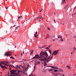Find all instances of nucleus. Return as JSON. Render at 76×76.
<instances>
[{
  "label": "nucleus",
  "instance_id": "f257e3e1",
  "mask_svg": "<svg viewBox=\"0 0 76 76\" xmlns=\"http://www.w3.org/2000/svg\"><path fill=\"white\" fill-rule=\"evenodd\" d=\"M51 55L50 56V58L49 57H48L47 58H42L41 59V60L42 61H44L45 62H48V61H50L51 60H52V57H53V56H51Z\"/></svg>",
  "mask_w": 76,
  "mask_h": 76
},
{
  "label": "nucleus",
  "instance_id": "f03ea898",
  "mask_svg": "<svg viewBox=\"0 0 76 76\" xmlns=\"http://www.w3.org/2000/svg\"><path fill=\"white\" fill-rule=\"evenodd\" d=\"M39 55L40 56H42L41 57L42 58H46V57H47V56L48 57V55L47 52L45 53L42 51L40 53Z\"/></svg>",
  "mask_w": 76,
  "mask_h": 76
},
{
  "label": "nucleus",
  "instance_id": "7ed1b4c3",
  "mask_svg": "<svg viewBox=\"0 0 76 76\" xmlns=\"http://www.w3.org/2000/svg\"><path fill=\"white\" fill-rule=\"evenodd\" d=\"M17 71L16 70H11L10 71V76H16L15 75V72H16Z\"/></svg>",
  "mask_w": 76,
  "mask_h": 76
},
{
  "label": "nucleus",
  "instance_id": "20e7f679",
  "mask_svg": "<svg viewBox=\"0 0 76 76\" xmlns=\"http://www.w3.org/2000/svg\"><path fill=\"white\" fill-rule=\"evenodd\" d=\"M47 67H51L52 68H53V69H58L57 70L58 72H61V69L60 68H58L57 67H55V66H47Z\"/></svg>",
  "mask_w": 76,
  "mask_h": 76
},
{
  "label": "nucleus",
  "instance_id": "39448f33",
  "mask_svg": "<svg viewBox=\"0 0 76 76\" xmlns=\"http://www.w3.org/2000/svg\"><path fill=\"white\" fill-rule=\"evenodd\" d=\"M9 63L8 62H4V61L1 62H0V65H2V64H4V65H5V66H6V65H7V64H6L7 63H8L7 64H9V63Z\"/></svg>",
  "mask_w": 76,
  "mask_h": 76
},
{
  "label": "nucleus",
  "instance_id": "423d86ee",
  "mask_svg": "<svg viewBox=\"0 0 76 76\" xmlns=\"http://www.w3.org/2000/svg\"><path fill=\"white\" fill-rule=\"evenodd\" d=\"M52 74L53 75H52V76H61L62 75V74H60L59 73H53Z\"/></svg>",
  "mask_w": 76,
  "mask_h": 76
},
{
  "label": "nucleus",
  "instance_id": "0eeeda50",
  "mask_svg": "<svg viewBox=\"0 0 76 76\" xmlns=\"http://www.w3.org/2000/svg\"><path fill=\"white\" fill-rule=\"evenodd\" d=\"M41 58V57L39 56V55L37 54L35 55V56L33 57L32 59H37V58Z\"/></svg>",
  "mask_w": 76,
  "mask_h": 76
},
{
  "label": "nucleus",
  "instance_id": "6e6552de",
  "mask_svg": "<svg viewBox=\"0 0 76 76\" xmlns=\"http://www.w3.org/2000/svg\"><path fill=\"white\" fill-rule=\"evenodd\" d=\"M10 53V51L5 53V55H4L5 56H12V54H9V53Z\"/></svg>",
  "mask_w": 76,
  "mask_h": 76
},
{
  "label": "nucleus",
  "instance_id": "1a4fd4ad",
  "mask_svg": "<svg viewBox=\"0 0 76 76\" xmlns=\"http://www.w3.org/2000/svg\"><path fill=\"white\" fill-rule=\"evenodd\" d=\"M20 72V71H19V70H18V73H15V76H17V75H18V74H19V73Z\"/></svg>",
  "mask_w": 76,
  "mask_h": 76
},
{
  "label": "nucleus",
  "instance_id": "9d476101",
  "mask_svg": "<svg viewBox=\"0 0 76 76\" xmlns=\"http://www.w3.org/2000/svg\"><path fill=\"white\" fill-rule=\"evenodd\" d=\"M59 51V50H58L57 51H56V52L55 53H56L55 54H54V55H57V54L58 53V51Z\"/></svg>",
  "mask_w": 76,
  "mask_h": 76
},
{
  "label": "nucleus",
  "instance_id": "9b49d317",
  "mask_svg": "<svg viewBox=\"0 0 76 76\" xmlns=\"http://www.w3.org/2000/svg\"><path fill=\"white\" fill-rule=\"evenodd\" d=\"M14 68H16V69H19H19H20V67H19L18 66L16 65V67H14Z\"/></svg>",
  "mask_w": 76,
  "mask_h": 76
},
{
  "label": "nucleus",
  "instance_id": "f8f14e48",
  "mask_svg": "<svg viewBox=\"0 0 76 76\" xmlns=\"http://www.w3.org/2000/svg\"><path fill=\"white\" fill-rule=\"evenodd\" d=\"M25 61H26V60L23 59L22 61H20V63H22V62H23V63H24V62H25Z\"/></svg>",
  "mask_w": 76,
  "mask_h": 76
},
{
  "label": "nucleus",
  "instance_id": "ddd939ff",
  "mask_svg": "<svg viewBox=\"0 0 76 76\" xmlns=\"http://www.w3.org/2000/svg\"><path fill=\"white\" fill-rule=\"evenodd\" d=\"M48 52H49L50 54H51V50H50L49 49H48Z\"/></svg>",
  "mask_w": 76,
  "mask_h": 76
},
{
  "label": "nucleus",
  "instance_id": "4468645a",
  "mask_svg": "<svg viewBox=\"0 0 76 76\" xmlns=\"http://www.w3.org/2000/svg\"><path fill=\"white\" fill-rule=\"evenodd\" d=\"M43 64L44 65V66H47V63H43Z\"/></svg>",
  "mask_w": 76,
  "mask_h": 76
},
{
  "label": "nucleus",
  "instance_id": "2eb2a0df",
  "mask_svg": "<svg viewBox=\"0 0 76 76\" xmlns=\"http://www.w3.org/2000/svg\"><path fill=\"white\" fill-rule=\"evenodd\" d=\"M28 76H36V75L32 74H30Z\"/></svg>",
  "mask_w": 76,
  "mask_h": 76
},
{
  "label": "nucleus",
  "instance_id": "dca6fc26",
  "mask_svg": "<svg viewBox=\"0 0 76 76\" xmlns=\"http://www.w3.org/2000/svg\"><path fill=\"white\" fill-rule=\"evenodd\" d=\"M34 50H33L32 51V52H31V55H32V54H33V52H34Z\"/></svg>",
  "mask_w": 76,
  "mask_h": 76
},
{
  "label": "nucleus",
  "instance_id": "f3484780",
  "mask_svg": "<svg viewBox=\"0 0 76 76\" xmlns=\"http://www.w3.org/2000/svg\"><path fill=\"white\" fill-rule=\"evenodd\" d=\"M54 72H58V70H56V69H54Z\"/></svg>",
  "mask_w": 76,
  "mask_h": 76
},
{
  "label": "nucleus",
  "instance_id": "a211bd4d",
  "mask_svg": "<svg viewBox=\"0 0 76 76\" xmlns=\"http://www.w3.org/2000/svg\"><path fill=\"white\" fill-rule=\"evenodd\" d=\"M56 53V51H54L53 53L52 54V56H53V54H55Z\"/></svg>",
  "mask_w": 76,
  "mask_h": 76
},
{
  "label": "nucleus",
  "instance_id": "6ab92c4d",
  "mask_svg": "<svg viewBox=\"0 0 76 76\" xmlns=\"http://www.w3.org/2000/svg\"><path fill=\"white\" fill-rule=\"evenodd\" d=\"M28 67H29V64H28V65H27V68L26 69H25V70H26V69H27L28 68Z\"/></svg>",
  "mask_w": 76,
  "mask_h": 76
},
{
  "label": "nucleus",
  "instance_id": "aec40b11",
  "mask_svg": "<svg viewBox=\"0 0 76 76\" xmlns=\"http://www.w3.org/2000/svg\"><path fill=\"white\" fill-rule=\"evenodd\" d=\"M47 35H48V36L46 37V38L45 39H47V38H49V37H50V36H49L48 34Z\"/></svg>",
  "mask_w": 76,
  "mask_h": 76
},
{
  "label": "nucleus",
  "instance_id": "412c9836",
  "mask_svg": "<svg viewBox=\"0 0 76 76\" xmlns=\"http://www.w3.org/2000/svg\"><path fill=\"white\" fill-rule=\"evenodd\" d=\"M58 38H61V35H59L58 37Z\"/></svg>",
  "mask_w": 76,
  "mask_h": 76
},
{
  "label": "nucleus",
  "instance_id": "4be33fe9",
  "mask_svg": "<svg viewBox=\"0 0 76 76\" xmlns=\"http://www.w3.org/2000/svg\"><path fill=\"white\" fill-rule=\"evenodd\" d=\"M52 69H48V72H51V71H52Z\"/></svg>",
  "mask_w": 76,
  "mask_h": 76
},
{
  "label": "nucleus",
  "instance_id": "5701e85b",
  "mask_svg": "<svg viewBox=\"0 0 76 76\" xmlns=\"http://www.w3.org/2000/svg\"><path fill=\"white\" fill-rule=\"evenodd\" d=\"M34 37H35V38H37V36L36 35L34 34Z\"/></svg>",
  "mask_w": 76,
  "mask_h": 76
},
{
  "label": "nucleus",
  "instance_id": "b1692460",
  "mask_svg": "<svg viewBox=\"0 0 76 76\" xmlns=\"http://www.w3.org/2000/svg\"><path fill=\"white\" fill-rule=\"evenodd\" d=\"M61 38V40L60 41H64V40H63V39H62V38Z\"/></svg>",
  "mask_w": 76,
  "mask_h": 76
},
{
  "label": "nucleus",
  "instance_id": "393cba45",
  "mask_svg": "<svg viewBox=\"0 0 76 76\" xmlns=\"http://www.w3.org/2000/svg\"><path fill=\"white\" fill-rule=\"evenodd\" d=\"M45 47V45H44V46H42V48H43Z\"/></svg>",
  "mask_w": 76,
  "mask_h": 76
},
{
  "label": "nucleus",
  "instance_id": "a878e982",
  "mask_svg": "<svg viewBox=\"0 0 76 76\" xmlns=\"http://www.w3.org/2000/svg\"><path fill=\"white\" fill-rule=\"evenodd\" d=\"M20 17H22V16H20L18 17V19H19V18H20Z\"/></svg>",
  "mask_w": 76,
  "mask_h": 76
},
{
  "label": "nucleus",
  "instance_id": "bb28decb",
  "mask_svg": "<svg viewBox=\"0 0 76 76\" xmlns=\"http://www.w3.org/2000/svg\"><path fill=\"white\" fill-rule=\"evenodd\" d=\"M66 67H67L68 68H70V67L67 65Z\"/></svg>",
  "mask_w": 76,
  "mask_h": 76
},
{
  "label": "nucleus",
  "instance_id": "cd10ccee",
  "mask_svg": "<svg viewBox=\"0 0 76 76\" xmlns=\"http://www.w3.org/2000/svg\"><path fill=\"white\" fill-rule=\"evenodd\" d=\"M41 19L42 20V19H43V18L42 17V16H41Z\"/></svg>",
  "mask_w": 76,
  "mask_h": 76
},
{
  "label": "nucleus",
  "instance_id": "c85d7f7f",
  "mask_svg": "<svg viewBox=\"0 0 76 76\" xmlns=\"http://www.w3.org/2000/svg\"><path fill=\"white\" fill-rule=\"evenodd\" d=\"M39 62H37V64H39V63H39Z\"/></svg>",
  "mask_w": 76,
  "mask_h": 76
},
{
  "label": "nucleus",
  "instance_id": "c756f323",
  "mask_svg": "<svg viewBox=\"0 0 76 76\" xmlns=\"http://www.w3.org/2000/svg\"><path fill=\"white\" fill-rule=\"evenodd\" d=\"M18 27H16L15 28V30H17V29H18Z\"/></svg>",
  "mask_w": 76,
  "mask_h": 76
},
{
  "label": "nucleus",
  "instance_id": "7c9ffc66",
  "mask_svg": "<svg viewBox=\"0 0 76 76\" xmlns=\"http://www.w3.org/2000/svg\"><path fill=\"white\" fill-rule=\"evenodd\" d=\"M10 58H13V59H14V58H13V57L11 56V57H10Z\"/></svg>",
  "mask_w": 76,
  "mask_h": 76
},
{
  "label": "nucleus",
  "instance_id": "2f4dec72",
  "mask_svg": "<svg viewBox=\"0 0 76 76\" xmlns=\"http://www.w3.org/2000/svg\"><path fill=\"white\" fill-rule=\"evenodd\" d=\"M9 67H12V66L11 65H10L9 66Z\"/></svg>",
  "mask_w": 76,
  "mask_h": 76
},
{
  "label": "nucleus",
  "instance_id": "473e14b6",
  "mask_svg": "<svg viewBox=\"0 0 76 76\" xmlns=\"http://www.w3.org/2000/svg\"><path fill=\"white\" fill-rule=\"evenodd\" d=\"M9 70H11V68H10L9 69Z\"/></svg>",
  "mask_w": 76,
  "mask_h": 76
},
{
  "label": "nucleus",
  "instance_id": "72a5a7b5",
  "mask_svg": "<svg viewBox=\"0 0 76 76\" xmlns=\"http://www.w3.org/2000/svg\"><path fill=\"white\" fill-rule=\"evenodd\" d=\"M66 7H67V5L66 6H65V10H66Z\"/></svg>",
  "mask_w": 76,
  "mask_h": 76
},
{
  "label": "nucleus",
  "instance_id": "f704fd0d",
  "mask_svg": "<svg viewBox=\"0 0 76 76\" xmlns=\"http://www.w3.org/2000/svg\"><path fill=\"white\" fill-rule=\"evenodd\" d=\"M37 63H35V66H36V65H37Z\"/></svg>",
  "mask_w": 76,
  "mask_h": 76
},
{
  "label": "nucleus",
  "instance_id": "c9c22d12",
  "mask_svg": "<svg viewBox=\"0 0 76 76\" xmlns=\"http://www.w3.org/2000/svg\"><path fill=\"white\" fill-rule=\"evenodd\" d=\"M35 34H38V33H37V31H36L35 33Z\"/></svg>",
  "mask_w": 76,
  "mask_h": 76
},
{
  "label": "nucleus",
  "instance_id": "e433bc0d",
  "mask_svg": "<svg viewBox=\"0 0 76 76\" xmlns=\"http://www.w3.org/2000/svg\"><path fill=\"white\" fill-rule=\"evenodd\" d=\"M25 67V66H22V69H24Z\"/></svg>",
  "mask_w": 76,
  "mask_h": 76
},
{
  "label": "nucleus",
  "instance_id": "4c0bfd02",
  "mask_svg": "<svg viewBox=\"0 0 76 76\" xmlns=\"http://www.w3.org/2000/svg\"><path fill=\"white\" fill-rule=\"evenodd\" d=\"M5 67H6L5 66H3V67H2V69H4V68Z\"/></svg>",
  "mask_w": 76,
  "mask_h": 76
},
{
  "label": "nucleus",
  "instance_id": "58836bf2",
  "mask_svg": "<svg viewBox=\"0 0 76 76\" xmlns=\"http://www.w3.org/2000/svg\"><path fill=\"white\" fill-rule=\"evenodd\" d=\"M36 69V67H35V66H34V69Z\"/></svg>",
  "mask_w": 76,
  "mask_h": 76
},
{
  "label": "nucleus",
  "instance_id": "ea45409f",
  "mask_svg": "<svg viewBox=\"0 0 76 76\" xmlns=\"http://www.w3.org/2000/svg\"><path fill=\"white\" fill-rule=\"evenodd\" d=\"M75 50L76 51V48H75V47L74 48V50H75Z\"/></svg>",
  "mask_w": 76,
  "mask_h": 76
},
{
  "label": "nucleus",
  "instance_id": "a19ab883",
  "mask_svg": "<svg viewBox=\"0 0 76 76\" xmlns=\"http://www.w3.org/2000/svg\"><path fill=\"white\" fill-rule=\"evenodd\" d=\"M26 23H28V20H27Z\"/></svg>",
  "mask_w": 76,
  "mask_h": 76
},
{
  "label": "nucleus",
  "instance_id": "79ce46f5",
  "mask_svg": "<svg viewBox=\"0 0 76 76\" xmlns=\"http://www.w3.org/2000/svg\"><path fill=\"white\" fill-rule=\"evenodd\" d=\"M76 7H74V10H75V9H76Z\"/></svg>",
  "mask_w": 76,
  "mask_h": 76
},
{
  "label": "nucleus",
  "instance_id": "37998d69",
  "mask_svg": "<svg viewBox=\"0 0 76 76\" xmlns=\"http://www.w3.org/2000/svg\"><path fill=\"white\" fill-rule=\"evenodd\" d=\"M3 66L1 65V68H3Z\"/></svg>",
  "mask_w": 76,
  "mask_h": 76
},
{
  "label": "nucleus",
  "instance_id": "c03bdc74",
  "mask_svg": "<svg viewBox=\"0 0 76 76\" xmlns=\"http://www.w3.org/2000/svg\"><path fill=\"white\" fill-rule=\"evenodd\" d=\"M55 40H58V38H56V39H55Z\"/></svg>",
  "mask_w": 76,
  "mask_h": 76
},
{
  "label": "nucleus",
  "instance_id": "a18cd8bd",
  "mask_svg": "<svg viewBox=\"0 0 76 76\" xmlns=\"http://www.w3.org/2000/svg\"><path fill=\"white\" fill-rule=\"evenodd\" d=\"M42 10H42L40 11V12H41Z\"/></svg>",
  "mask_w": 76,
  "mask_h": 76
},
{
  "label": "nucleus",
  "instance_id": "49530a36",
  "mask_svg": "<svg viewBox=\"0 0 76 76\" xmlns=\"http://www.w3.org/2000/svg\"><path fill=\"white\" fill-rule=\"evenodd\" d=\"M20 19H23V18H20Z\"/></svg>",
  "mask_w": 76,
  "mask_h": 76
},
{
  "label": "nucleus",
  "instance_id": "de8ad7c7",
  "mask_svg": "<svg viewBox=\"0 0 76 76\" xmlns=\"http://www.w3.org/2000/svg\"><path fill=\"white\" fill-rule=\"evenodd\" d=\"M21 56H22V53L20 54Z\"/></svg>",
  "mask_w": 76,
  "mask_h": 76
},
{
  "label": "nucleus",
  "instance_id": "09e8293b",
  "mask_svg": "<svg viewBox=\"0 0 76 76\" xmlns=\"http://www.w3.org/2000/svg\"><path fill=\"white\" fill-rule=\"evenodd\" d=\"M6 9H7H7H8V7H6Z\"/></svg>",
  "mask_w": 76,
  "mask_h": 76
},
{
  "label": "nucleus",
  "instance_id": "8fccbe9b",
  "mask_svg": "<svg viewBox=\"0 0 76 76\" xmlns=\"http://www.w3.org/2000/svg\"><path fill=\"white\" fill-rule=\"evenodd\" d=\"M63 0V2H64L65 1V0ZM62 1H63V0H62Z\"/></svg>",
  "mask_w": 76,
  "mask_h": 76
},
{
  "label": "nucleus",
  "instance_id": "3c124183",
  "mask_svg": "<svg viewBox=\"0 0 76 76\" xmlns=\"http://www.w3.org/2000/svg\"><path fill=\"white\" fill-rule=\"evenodd\" d=\"M64 4V2H62L61 3V4Z\"/></svg>",
  "mask_w": 76,
  "mask_h": 76
},
{
  "label": "nucleus",
  "instance_id": "603ef678",
  "mask_svg": "<svg viewBox=\"0 0 76 76\" xmlns=\"http://www.w3.org/2000/svg\"><path fill=\"white\" fill-rule=\"evenodd\" d=\"M12 23H13V24H14V22L13 21H12Z\"/></svg>",
  "mask_w": 76,
  "mask_h": 76
},
{
  "label": "nucleus",
  "instance_id": "864d4df0",
  "mask_svg": "<svg viewBox=\"0 0 76 76\" xmlns=\"http://www.w3.org/2000/svg\"><path fill=\"white\" fill-rule=\"evenodd\" d=\"M48 30H50V28H48Z\"/></svg>",
  "mask_w": 76,
  "mask_h": 76
},
{
  "label": "nucleus",
  "instance_id": "5fc2aeb1",
  "mask_svg": "<svg viewBox=\"0 0 76 76\" xmlns=\"http://www.w3.org/2000/svg\"><path fill=\"white\" fill-rule=\"evenodd\" d=\"M39 18V17H37V18H36V19H38Z\"/></svg>",
  "mask_w": 76,
  "mask_h": 76
},
{
  "label": "nucleus",
  "instance_id": "6e6d98bb",
  "mask_svg": "<svg viewBox=\"0 0 76 76\" xmlns=\"http://www.w3.org/2000/svg\"><path fill=\"white\" fill-rule=\"evenodd\" d=\"M63 75V76H65V75H64V74H62L61 75Z\"/></svg>",
  "mask_w": 76,
  "mask_h": 76
},
{
  "label": "nucleus",
  "instance_id": "4d7b16f0",
  "mask_svg": "<svg viewBox=\"0 0 76 76\" xmlns=\"http://www.w3.org/2000/svg\"><path fill=\"white\" fill-rule=\"evenodd\" d=\"M54 22H56V20H55V19L54 20Z\"/></svg>",
  "mask_w": 76,
  "mask_h": 76
},
{
  "label": "nucleus",
  "instance_id": "13d9d810",
  "mask_svg": "<svg viewBox=\"0 0 76 76\" xmlns=\"http://www.w3.org/2000/svg\"><path fill=\"white\" fill-rule=\"evenodd\" d=\"M20 74H19L18 75V76H20Z\"/></svg>",
  "mask_w": 76,
  "mask_h": 76
},
{
  "label": "nucleus",
  "instance_id": "bf43d9fd",
  "mask_svg": "<svg viewBox=\"0 0 76 76\" xmlns=\"http://www.w3.org/2000/svg\"><path fill=\"white\" fill-rule=\"evenodd\" d=\"M47 49H48V48L47 47V48H46V49H47Z\"/></svg>",
  "mask_w": 76,
  "mask_h": 76
},
{
  "label": "nucleus",
  "instance_id": "052dcab7",
  "mask_svg": "<svg viewBox=\"0 0 76 76\" xmlns=\"http://www.w3.org/2000/svg\"><path fill=\"white\" fill-rule=\"evenodd\" d=\"M54 15H56V14L55 13V12H54Z\"/></svg>",
  "mask_w": 76,
  "mask_h": 76
},
{
  "label": "nucleus",
  "instance_id": "680f3d73",
  "mask_svg": "<svg viewBox=\"0 0 76 76\" xmlns=\"http://www.w3.org/2000/svg\"><path fill=\"white\" fill-rule=\"evenodd\" d=\"M76 12L73 15H75V14H76Z\"/></svg>",
  "mask_w": 76,
  "mask_h": 76
},
{
  "label": "nucleus",
  "instance_id": "e2e57ef3",
  "mask_svg": "<svg viewBox=\"0 0 76 76\" xmlns=\"http://www.w3.org/2000/svg\"><path fill=\"white\" fill-rule=\"evenodd\" d=\"M17 27V28H19V27H19V26H18Z\"/></svg>",
  "mask_w": 76,
  "mask_h": 76
},
{
  "label": "nucleus",
  "instance_id": "0e129e2a",
  "mask_svg": "<svg viewBox=\"0 0 76 76\" xmlns=\"http://www.w3.org/2000/svg\"><path fill=\"white\" fill-rule=\"evenodd\" d=\"M14 26H16V25H15L14 26H13V27H14Z\"/></svg>",
  "mask_w": 76,
  "mask_h": 76
},
{
  "label": "nucleus",
  "instance_id": "69168bd1",
  "mask_svg": "<svg viewBox=\"0 0 76 76\" xmlns=\"http://www.w3.org/2000/svg\"><path fill=\"white\" fill-rule=\"evenodd\" d=\"M55 40H55V39H53V41H55Z\"/></svg>",
  "mask_w": 76,
  "mask_h": 76
},
{
  "label": "nucleus",
  "instance_id": "338daca9",
  "mask_svg": "<svg viewBox=\"0 0 76 76\" xmlns=\"http://www.w3.org/2000/svg\"><path fill=\"white\" fill-rule=\"evenodd\" d=\"M75 38H76V37L75 36H74Z\"/></svg>",
  "mask_w": 76,
  "mask_h": 76
},
{
  "label": "nucleus",
  "instance_id": "774afa93",
  "mask_svg": "<svg viewBox=\"0 0 76 76\" xmlns=\"http://www.w3.org/2000/svg\"><path fill=\"white\" fill-rule=\"evenodd\" d=\"M6 69H7V67H5Z\"/></svg>",
  "mask_w": 76,
  "mask_h": 76
}]
</instances>
